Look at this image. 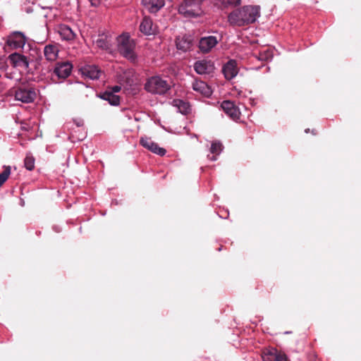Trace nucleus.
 Here are the masks:
<instances>
[{
	"instance_id": "7c9ffc66",
	"label": "nucleus",
	"mask_w": 361,
	"mask_h": 361,
	"mask_svg": "<svg viewBox=\"0 0 361 361\" xmlns=\"http://www.w3.org/2000/svg\"><path fill=\"white\" fill-rule=\"evenodd\" d=\"M121 90V87L118 85H115L111 88H109L108 90H109L111 92H114V94L120 92Z\"/></svg>"
},
{
	"instance_id": "1a4fd4ad",
	"label": "nucleus",
	"mask_w": 361,
	"mask_h": 361,
	"mask_svg": "<svg viewBox=\"0 0 361 361\" xmlns=\"http://www.w3.org/2000/svg\"><path fill=\"white\" fill-rule=\"evenodd\" d=\"M194 69L197 73L202 74H210L214 70V63L211 61L201 60L197 61L194 64Z\"/></svg>"
},
{
	"instance_id": "0eeeda50",
	"label": "nucleus",
	"mask_w": 361,
	"mask_h": 361,
	"mask_svg": "<svg viewBox=\"0 0 361 361\" xmlns=\"http://www.w3.org/2000/svg\"><path fill=\"white\" fill-rule=\"evenodd\" d=\"M140 144L145 148L159 156L165 155L166 150L160 147L157 143L153 142L149 137H141Z\"/></svg>"
},
{
	"instance_id": "5701e85b",
	"label": "nucleus",
	"mask_w": 361,
	"mask_h": 361,
	"mask_svg": "<svg viewBox=\"0 0 361 361\" xmlns=\"http://www.w3.org/2000/svg\"><path fill=\"white\" fill-rule=\"evenodd\" d=\"M221 106L225 113H240L239 109L234 104V102L230 100L224 101Z\"/></svg>"
},
{
	"instance_id": "b1692460",
	"label": "nucleus",
	"mask_w": 361,
	"mask_h": 361,
	"mask_svg": "<svg viewBox=\"0 0 361 361\" xmlns=\"http://www.w3.org/2000/svg\"><path fill=\"white\" fill-rule=\"evenodd\" d=\"M35 158L31 153H27L24 159L25 167L29 171H32L35 169Z\"/></svg>"
},
{
	"instance_id": "a211bd4d",
	"label": "nucleus",
	"mask_w": 361,
	"mask_h": 361,
	"mask_svg": "<svg viewBox=\"0 0 361 361\" xmlns=\"http://www.w3.org/2000/svg\"><path fill=\"white\" fill-rule=\"evenodd\" d=\"M94 42L97 47L107 50L111 46V37L106 33H102L98 35Z\"/></svg>"
},
{
	"instance_id": "a878e982",
	"label": "nucleus",
	"mask_w": 361,
	"mask_h": 361,
	"mask_svg": "<svg viewBox=\"0 0 361 361\" xmlns=\"http://www.w3.org/2000/svg\"><path fill=\"white\" fill-rule=\"evenodd\" d=\"M174 102L176 103V105L178 108V112L180 114L183 113H189L188 110L189 109L190 105L188 102H185L183 100H175Z\"/></svg>"
},
{
	"instance_id": "473e14b6",
	"label": "nucleus",
	"mask_w": 361,
	"mask_h": 361,
	"mask_svg": "<svg viewBox=\"0 0 361 361\" xmlns=\"http://www.w3.org/2000/svg\"><path fill=\"white\" fill-rule=\"evenodd\" d=\"M74 122L75 123L77 126H83V121L82 119L75 120Z\"/></svg>"
},
{
	"instance_id": "9d476101",
	"label": "nucleus",
	"mask_w": 361,
	"mask_h": 361,
	"mask_svg": "<svg viewBox=\"0 0 361 361\" xmlns=\"http://www.w3.org/2000/svg\"><path fill=\"white\" fill-rule=\"evenodd\" d=\"M218 44V40L214 36L202 37L199 40V49L202 53L209 52Z\"/></svg>"
},
{
	"instance_id": "9b49d317",
	"label": "nucleus",
	"mask_w": 361,
	"mask_h": 361,
	"mask_svg": "<svg viewBox=\"0 0 361 361\" xmlns=\"http://www.w3.org/2000/svg\"><path fill=\"white\" fill-rule=\"evenodd\" d=\"M176 47L183 51L190 50L194 45L193 38L190 35L178 37L176 39Z\"/></svg>"
},
{
	"instance_id": "6e6552de",
	"label": "nucleus",
	"mask_w": 361,
	"mask_h": 361,
	"mask_svg": "<svg viewBox=\"0 0 361 361\" xmlns=\"http://www.w3.org/2000/svg\"><path fill=\"white\" fill-rule=\"evenodd\" d=\"M72 64L68 61L57 63L54 68V73L61 79L68 78L72 71Z\"/></svg>"
},
{
	"instance_id": "4468645a",
	"label": "nucleus",
	"mask_w": 361,
	"mask_h": 361,
	"mask_svg": "<svg viewBox=\"0 0 361 361\" xmlns=\"http://www.w3.org/2000/svg\"><path fill=\"white\" fill-rule=\"evenodd\" d=\"M8 59L14 67L20 66L27 68L29 66L27 57L19 53L11 54L9 55Z\"/></svg>"
},
{
	"instance_id": "c9c22d12",
	"label": "nucleus",
	"mask_w": 361,
	"mask_h": 361,
	"mask_svg": "<svg viewBox=\"0 0 361 361\" xmlns=\"http://www.w3.org/2000/svg\"><path fill=\"white\" fill-rule=\"evenodd\" d=\"M209 159H210L212 161H215V160H216V156H215V155H212Z\"/></svg>"
},
{
	"instance_id": "2f4dec72",
	"label": "nucleus",
	"mask_w": 361,
	"mask_h": 361,
	"mask_svg": "<svg viewBox=\"0 0 361 361\" xmlns=\"http://www.w3.org/2000/svg\"><path fill=\"white\" fill-rule=\"evenodd\" d=\"M7 67L6 63L4 61H0V69L5 70Z\"/></svg>"
},
{
	"instance_id": "c85d7f7f",
	"label": "nucleus",
	"mask_w": 361,
	"mask_h": 361,
	"mask_svg": "<svg viewBox=\"0 0 361 361\" xmlns=\"http://www.w3.org/2000/svg\"><path fill=\"white\" fill-rule=\"evenodd\" d=\"M231 120L237 123L243 122L241 119L242 114H228Z\"/></svg>"
},
{
	"instance_id": "39448f33",
	"label": "nucleus",
	"mask_w": 361,
	"mask_h": 361,
	"mask_svg": "<svg viewBox=\"0 0 361 361\" xmlns=\"http://www.w3.org/2000/svg\"><path fill=\"white\" fill-rule=\"evenodd\" d=\"M36 96L35 89L29 85H22L15 91L16 99L24 103L32 102Z\"/></svg>"
},
{
	"instance_id": "f257e3e1",
	"label": "nucleus",
	"mask_w": 361,
	"mask_h": 361,
	"mask_svg": "<svg viewBox=\"0 0 361 361\" xmlns=\"http://www.w3.org/2000/svg\"><path fill=\"white\" fill-rule=\"evenodd\" d=\"M259 15V6H245L231 12L228 20L231 25L242 27L255 23Z\"/></svg>"
},
{
	"instance_id": "412c9836",
	"label": "nucleus",
	"mask_w": 361,
	"mask_h": 361,
	"mask_svg": "<svg viewBox=\"0 0 361 361\" xmlns=\"http://www.w3.org/2000/svg\"><path fill=\"white\" fill-rule=\"evenodd\" d=\"M100 97L104 100L108 101L109 103L113 106L118 105L120 103V97L109 90H106L104 92L102 93Z\"/></svg>"
},
{
	"instance_id": "4be33fe9",
	"label": "nucleus",
	"mask_w": 361,
	"mask_h": 361,
	"mask_svg": "<svg viewBox=\"0 0 361 361\" xmlns=\"http://www.w3.org/2000/svg\"><path fill=\"white\" fill-rule=\"evenodd\" d=\"M59 32L60 35L66 40H72L75 38V34L73 30L66 25H62L59 27Z\"/></svg>"
},
{
	"instance_id": "72a5a7b5",
	"label": "nucleus",
	"mask_w": 361,
	"mask_h": 361,
	"mask_svg": "<svg viewBox=\"0 0 361 361\" xmlns=\"http://www.w3.org/2000/svg\"><path fill=\"white\" fill-rule=\"evenodd\" d=\"M23 126H21V128L25 130H28L30 129V126L27 123H22Z\"/></svg>"
},
{
	"instance_id": "6ab92c4d",
	"label": "nucleus",
	"mask_w": 361,
	"mask_h": 361,
	"mask_svg": "<svg viewBox=\"0 0 361 361\" xmlns=\"http://www.w3.org/2000/svg\"><path fill=\"white\" fill-rule=\"evenodd\" d=\"M59 49L56 46L52 44L46 45L44 48V55L49 61H54L58 56Z\"/></svg>"
},
{
	"instance_id": "f03ea898",
	"label": "nucleus",
	"mask_w": 361,
	"mask_h": 361,
	"mask_svg": "<svg viewBox=\"0 0 361 361\" xmlns=\"http://www.w3.org/2000/svg\"><path fill=\"white\" fill-rule=\"evenodd\" d=\"M119 53L132 62L136 61L135 53V43L128 35H122L117 38Z\"/></svg>"
},
{
	"instance_id": "f3484780",
	"label": "nucleus",
	"mask_w": 361,
	"mask_h": 361,
	"mask_svg": "<svg viewBox=\"0 0 361 361\" xmlns=\"http://www.w3.org/2000/svg\"><path fill=\"white\" fill-rule=\"evenodd\" d=\"M223 73L227 80H231L238 73L236 62L234 60L228 61L223 67Z\"/></svg>"
},
{
	"instance_id": "f8f14e48",
	"label": "nucleus",
	"mask_w": 361,
	"mask_h": 361,
	"mask_svg": "<svg viewBox=\"0 0 361 361\" xmlns=\"http://www.w3.org/2000/svg\"><path fill=\"white\" fill-rule=\"evenodd\" d=\"M192 87L195 92L200 93L204 97H209L212 94V90L210 86L202 80H195L192 82Z\"/></svg>"
},
{
	"instance_id": "ddd939ff",
	"label": "nucleus",
	"mask_w": 361,
	"mask_h": 361,
	"mask_svg": "<svg viewBox=\"0 0 361 361\" xmlns=\"http://www.w3.org/2000/svg\"><path fill=\"white\" fill-rule=\"evenodd\" d=\"M25 44V36L20 32H15L9 37L7 40L8 46L13 49H19L23 47Z\"/></svg>"
},
{
	"instance_id": "bb28decb",
	"label": "nucleus",
	"mask_w": 361,
	"mask_h": 361,
	"mask_svg": "<svg viewBox=\"0 0 361 361\" xmlns=\"http://www.w3.org/2000/svg\"><path fill=\"white\" fill-rule=\"evenodd\" d=\"M223 145L220 142H214L212 144L210 152L213 154H219L222 151Z\"/></svg>"
},
{
	"instance_id": "393cba45",
	"label": "nucleus",
	"mask_w": 361,
	"mask_h": 361,
	"mask_svg": "<svg viewBox=\"0 0 361 361\" xmlns=\"http://www.w3.org/2000/svg\"><path fill=\"white\" fill-rule=\"evenodd\" d=\"M10 174H11V166H4L3 172H1L0 173V188L8 180Z\"/></svg>"
},
{
	"instance_id": "2eb2a0df",
	"label": "nucleus",
	"mask_w": 361,
	"mask_h": 361,
	"mask_svg": "<svg viewBox=\"0 0 361 361\" xmlns=\"http://www.w3.org/2000/svg\"><path fill=\"white\" fill-rule=\"evenodd\" d=\"M140 30L145 35H154L156 32V26L149 17L145 16L140 23Z\"/></svg>"
},
{
	"instance_id": "aec40b11",
	"label": "nucleus",
	"mask_w": 361,
	"mask_h": 361,
	"mask_svg": "<svg viewBox=\"0 0 361 361\" xmlns=\"http://www.w3.org/2000/svg\"><path fill=\"white\" fill-rule=\"evenodd\" d=\"M82 74L90 79H97L99 77L100 71L95 66H86L82 68Z\"/></svg>"
},
{
	"instance_id": "423d86ee",
	"label": "nucleus",
	"mask_w": 361,
	"mask_h": 361,
	"mask_svg": "<svg viewBox=\"0 0 361 361\" xmlns=\"http://www.w3.org/2000/svg\"><path fill=\"white\" fill-rule=\"evenodd\" d=\"M263 361H286V356L276 348H265L262 353Z\"/></svg>"
},
{
	"instance_id": "dca6fc26",
	"label": "nucleus",
	"mask_w": 361,
	"mask_h": 361,
	"mask_svg": "<svg viewBox=\"0 0 361 361\" xmlns=\"http://www.w3.org/2000/svg\"><path fill=\"white\" fill-rule=\"evenodd\" d=\"M142 4L149 13H155L165 4L164 0H142Z\"/></svg>"
},
{
	"instance_id": "f704fd0d",
	"label": "nucleus",
	"mask_w": 361,
	"mask_h": 361,
	"mask_svg": "<svg viewBox=\"0 0 361 361\" xmlns=\"http://www.w3.org/2000/svg\"><path fill=\"white\" fill-rule=\"evenodd\" d=\"M89 1L91 2L92 5H95L97 4V0H89Z\"/></svg>"
},
{
	"instance_id": "4c0bfd02",
	"label": "nucleus",
	"mask_w": 361,
	"mask_h": 361,
	"mask_svg": "<svg viewBox=\"0 0 361 361\" xmlns=\"http://www.w3.org/2000/svg\"><path fill=\"white\" fill-rule=\"evenodd\" d=\"M309 131H310V129H306L305 130V133H309Z\"/></svg>"
},
{
	"instance_id": "c756f323",
	"label": "nucleus",
	"mask_w": 361,
	"mask_h": 361,
	"mask_svg": "<svg viewBox=\"0 0 361 361\" xmlns=\"http://www.w3.org/2000/svg\"><path fill=\"white\" fill-rule=\"evenodd\" d=\"M224 4H231V5H237L240 4V0H221Z\"/></svg>"
},
{
	"instance_id": "cd10ccee",
	"label": "nucleus",
	"mask_w": 361,
	"mask_h": 361,
	"mask_svg": "<svg viewBox=\"0 0 361 361\" xmlns=\"http://www.w3.org/2000/svg\"><path fill=\"white\" fill-rule=\"evenodd\" d=\"M271 58H272V52L269 49L260 53L259 59L261 60H268Z\"/></svg>"
},
{
	"instance_id": "7ed1b4c3",
	"label": "nucleus",
	"mask_w": 361,
	"mask_h": 361,
	"mask_svg": "<svg viewBox=\"0 0 361 361\" xmlns=\"http://www.w3.org/2000/svg\"><path fill=\"white\" fill-rule=\"evenodd\" d=\"M171 82L159 76L149 78L145 85V89L148 92L155 94H164L171 89Z\"/></svg>"
},
{
	"instance_id": "20e7f679",
	"label": "nucleus",
	"mask_w": 361,
	"mask_h": 361,
	"mask_svg": "<svg viewBox=\"0 0 361 361\" xmlns=\"http://www.w3.org/2000/svg\"><path fill=\"white\" fill-rule=\"evenodd\" d=\"M204 0H182L178 8L180 14L185 17H197L202 13V4Z\"/></svg>"
},
{
	"instance_id": "e433bc0d",
	"label": "nucleus",
	"mask_w": 361,
	"mask_h": 361,
	"mask_svg": "<svg viewBox=\"0 0 361 361\" xmlns=\"http://www.w3.org/2000/svg\"><path fill=\"white\" fill-rule=\"evenodd\" d=\"M312 133H313L314 135H316V134H317V133L314 131V130H312Z\"/></svg>"
}]
</instances>
